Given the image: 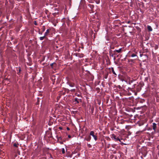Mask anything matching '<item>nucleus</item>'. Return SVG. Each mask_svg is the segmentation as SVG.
I'll use <instances>...</instances> for the list:
<instances>
[{"label": "nucleus", "instance_id": "obj_1", "mask_svg": "<svg viewBox=\"0 0 159 159\" xmlns=\"http://www.w3.org/2000/svg\"><path fill=\"white\" fill-rule=\"evenodd\" d=\"M89 135L90 136H92L93 138L95 141L98 139L97 134L95 133L93 131H91L90 132Z\"/></svg>", "mask_w": 159, "mask_h": 159}, {"label": "nucleus", "instance_id": "obj_2", "mask_svg": "<svg viewBox=\"0 0 159 159\" xmlns=\"http://www.w3.org/2000/svg\"><path fill=\"white\" fill-rule=\"evenodd\" d=\"M132 98H130V108H129L130 112L132 111L133 112H134L135 111V107H134L133 106H131V104H130V102H131L130 100H132Z\"/></svg>", "mask_w": 159, "mask_h": 159}, {"label": "nucleus", "instance_id": "obj_3", "mask_svg": "<svg viewBox=\"0 0 159 159\" xmlns=\"http://www.w3.org/2000/svg\"><path fill=\"white\" fill-rule=\"evenodd\" d=\"M131 82H130V90H131L132 91V89H133L134 88H135L136 86V84H135L132 83L133 81L132 80H131Z\"/></svg>", "mask_w": 159, "mask_h": 159}, {"label": "nucleus", "instance_id": "obj_4", "mask_svg": "<svg viewBox=\"0 0 159 159\" xmlns=\"http://www.w3.org/2000/svg\"><path fill=\"white\" fill-rule=\"evenodd\" d=\"M152 129L154 130V131L155 132H156V131L157 126V124L155 123H152Z\"/></svg>", "mask_w": 159, "mask_h": 159}, {"label": "nucleus", "instance_id": "obj_5", "mask_svg": "<svg viewBox=\"0 0 159 159\" xmlns=\"http://www.w3.org/2000/svg\"><path fill=\"white\" fill-rule=\"evenodd\" d=\"M51 31V29H49L47 30L46 32H45L44 35L46 36L48 35L49 34L50 31Z\"/></svg>", "mask_w": 159, "mask_h": 159}, {"label": "nucleus", "instance_id": "obj_6", "mask_svg": "<svg viewBox=\"0 0 159 159\" xmlns=\"http://www.w3.org/2000/svg\"><path fill=\"white\" fill-rule=\"evenodd\" d=\"M113 139L115 140L116 141H120V139L118 137H116V135H113Z\"/></svg>", "mask_w": 159, "mask_h": 159}, {"label": "nucleus", "instance_id": "obj_7", "mask_svg": "<svg viewBox=\"0 0 159 159\" xmlns=\"http://www.w3.org/2000/svg\"><path fill=\"white\" fill-rule=\"evenodd\" d=\"M84 139L85 140L88 141H90L91 139V137L89 135L88 137H85Z\"/></svg>", "mask_w": 159, "mask_h": 159}, {"label": "nucleus", "instance_id": "obj_8", "mask_svg": "<svg viewBox=\"0 0 159 159\" xmlns=\"http://www.w3.org/2000/svg\"><path fill=\"white\" fill-rule=\"evenodd\" d=\"M137 53L136 52H135V53H132L131 54V57H135V59H137L138 57L137 56V55H136V53Z\"/></svg>", "mask_w": 159, "mask_h": 159}, {"label": "nucleus", "instance_id": "obj_9", "mask_svg": "<svg viewBox=\"0 0 159 159\" xmlns=\"http://www.w3.org/2000/svg\"><path fill=\"white\" fill-rule=\"evenodd\" d=\"M117 53H120L121 52L122 49L121 48L119 49L118 50H114Z\"/></svg>", "mask_w": 159, "mask_h": 159}, {"label": "nucleus", "instance_id": "obj_10", "mask_svg": "<svg viewBox=\"0 0 159 159\" xmlns=\"http://www.w3.org/2000/svg\"><path fill=\"white\" fill-rule=\"evenodd\" d=\"M147 28L149 31H151L152 30V28L150 25H148Z\"/></svg>", "mask_w": 159, "mask_h": 159}, {"label": "nucleus", "instance_id": "obj_11", "mask_svg": "<svg viewBox=\"0 0 159 159\" xmlns=\"http://www.w3.org/2000/svg\"><path fill=\"white\" fill-rule=\"evenodd\" d=\"M18 70H17L18 72H17V74L18 75H20V72L21 71V69H20V67H19L18 68Z\"/></svg>", "mask_w": 159, "mask_h": 159}, {"label": "nucleus", "instance_id": "obj_12", "mask_svg": "<svg viewBox=\"0 0 159 159\" xmlns=\"http://www.w3.org/2000/svg\"><path fill=\"white\" fill-rule=\"evenodd\" d=\"M74 101L75 102H76V103H75V104L79 103V99L77 98H74Z\"/></svg>", "mask_w": 159, "mask_h": 159}, {"label": "nucleus", "instance_id": "obj_13", "mask_svg": "<svg viewBox=\"0 0 159 159\" xmlns=\"http://www.w3.org/2000/svg\"><path fill=\"white\" fill-rule=\"evenodd\" d=\"M68 84L70 86V87H74V86H75V84L74 83H70V82H69L68 83Z\"/></svg>", "mask_w": 159, "mask_h": 159}, {"label": "nucleus", "instance_id": "obj_14", "mask_svg": "<svg viewBox=\"0 0 159 159\" xmlns=\"http://www.w3.org/2000/svg\"><path fill=\"white\" fill-rule=\"evenodd\" d=\"M108 75V73L105 74L104 75V78L106 79H107V78Z\"/></svg>", "mask_w": 159, "mask_h": 159}, {"label": "nucleus", "instance_id": "obj_15", "mask_svg": "<svg viewBox=\"0 0 159 159\" xmlns=\"http://www.w3.org/2000/svg\"><path fill=\"white\" fill-rule=\"evenodd\" d=\"M55 22H57V20H51V22L53 23L54 26H56L57 25Z\"/></svg>", "mask_w": 159, "mask_h": 159}, {"label": "nucleus", "instance_id": "obj_16", "mask_svg": "<svg viewBox=\"0 0 159 159\" xmlns=\"http://www.w3.org/2000/svg\"><path fill=\"white\" fill-rule=\"evenodd\" d=\"M41 29L42 30V32H44L45 30V26H43L42 28Z\"/></svg>", "mask_w": 159, "mask_h": 159}, {"label": "nucleus", "instance_id": "obj_17", "mask_svg": "<svg viewBox=\"0 0 159 159\" xmlns=\"http://www.w3.org/2000/svg\"><path fill=\"white\" fill-rule=\"evenodd\" d=\"M46 36L44 35V36L43 37H40L39 39L40 40H43V39L45 38Z\"/></svg>", "mask_w": 159, "mask_h": 159}, {"label": "nucleus", "instance_id": "obj_18", "mask_svg": "<svg viewBox=\"0 0 159 159\" xmlns=\"http://www.w3.org/2000/svg\"><path fill=\"white\" fill-rule=\"evenodd\" d=\"M18 144L16 143H15L13 144L14 146L16 148L18 147Z\"/></svg>", "mask_w": 159, "mask_h": 159}, {"label": "nucleus", "instance_id": "obj_19", "mask_svg": "<svg viewBox=\"0 0 159 159\" xmlns=\"http://www.w3.org/2000/svg\"><path fill=\"white\" fill-rule=\"evenodd\" d=\"M111 70H112V71L113 73L115 75H116V73L114 71V68L113 67L111 68Z\"/></svg>", "mask_w": 159, "mask_h": 159}, {"label": "nucleus", "instance_id": "obj_20", "mask_svg": "<svg viewBox=\"0 0 159 159\" xmlns=\"http://www.w3.org/2000/svg\"><path fill=\"white\" fill-rule=\"evenodd\" d=\"M87 146L89 148H91L92 147V146L90 144L87 143Z\"/></svg>", "mask_w": 159, "mask_h": 159}, {"label": "nucleus", "instance_id": "obj_21", "mask_svg": "<svg viewBox=\"0 0 159 159\" xmlns=\"http://www.w3.org/2000/svg\"><path fill=\"white\" fill-rule=\"evenodd\" d=\"M110 56H111V57H114V56L115 55L114 54V53H112L111 52H110Z\"/></svg>", "mask_w": 159, "mask_h": 159}, {"label": "nucleus", "instance_id": "obj_22", "mask_svg": "<svg viewBox=\"0 0 159 159\" xmlns=\"http://www.w3.org/2000/svg\"><path fill=\"white\" fill-rule=\"evenodd\" d=\"M135 50H136V49H135V48L131 50L130 51V52H132L133 51H134V52H135Z\"/></svg>", "mask_w": 159, "mask_h": 159}, {"label": "nucleus", "instance_id": "obj_23", "mask_svg": "<svg viewBox=\"0 0 159 159\" xmlns=\"http://www.w3.org/2000/svg\"><path fill=\"white\" fill-rule=\"evenodd\" d=\"M58 13L57 12V13H56V12H55L53 14V15L54 16H56L57 15H58Z\"/></svg>", "mask_w": 159, "mask_h": 159}, {"label": "nucleus", "instance_id": "obj_24", "mask_svg": "<svg viewBox=\"0 0 159 159\" xmlns=\"http://www.w3.org/2000/svg\"><path fill=\"white\" fill-rule=\"evenodd\" d=\"M62 152L63 154L65 153V150L64 148H63L62 149Z\"/></svg>", "mask_w": 159, "mask_h": 159}, {"label": "nucleus", "instance_id": "obj_25", "mask_svg": "<svg viewBox=\"0 0 159 159\" xmlns=\"http://www.w3.org/2000/svg\"><path fill=\"white\" fill-rule=\"evenodd\" d=\"M129 116H130V122L131 121H130V120H133V119H132L131 118L133 116L132 115H130Z\"/></svg>", "mask_w": 159, "mask_h": 159}, {"label": "nucleus", "instance_id": "obj_26", "mask_svg": "<svg viewBox=\"0 0 159 159\" xmlns=\"http://www.w3.org/2000/svg\"><path fill=\"white\" fill-rule=\"evenodd\" d=\"M56 63H53L51 64H50V66H51L52 68H53V66L54 64H55Z\"/></svg>", "mask_w": 159, "mask_h": 159}, {"label": "nucleus", "instance_id": "obj_27", "mask_svg": "<svg viewBox=\"0 0 159 159\" xmlns=\"http://www.w3.org/2000/svg\"><path fill=\"white\" fill-rule=\"evenodd\" d=\"M91 110L92 111V113H93V110H94V108L93 107H92V108H91Z\"/></svg>", "mask_w": 159, "mask_h": 159}, {"label": "nucleus", "instance_id": "obj_28", "mask_svg": "<svg viewBox=\"0 0 159 159\" xmlns=\"http://www.w3.org/2000/svg\"><path fill=\"white\" fill-rule=\"evenodd\" d=\"M155 49H157L158 48V46L157 45H156L155 46Z\"/></svg>", "mask_w": 159, "mask_h": 159}, {"label": "nucleus", "instance_id": "obj_29", "mask_svg": "<svg viewBox=\"0 0 159 159\" xmlns=\"http://www.w3.org/2000/svg\"><path fill=\"white\" fill-rule=\"evenodd\" d=\"M113 53L114 55H116L117 54V52H116L115 51L113 52Z\"/></svg>", "mask_w": 159, "mask_h": 159}, {"label": "nucleus", "instance_id": "obj_30", "mask_svg": "<svg viewBox=\"0 0 159 159\" xmlns=\"http://www.w3.org/2000/svg\"><path fill=\"white\" fill-rule=\"evenodd\" d=\"M126 129H127V130L128 131V129L129 128V125L126 126L125 127Z\"/></svg>", "mask_w": 159, "mask_h": 159}, {"label": "nucleus", "instance_id": "obj_31", "mask_svg": "<svg viewBox=\"0 0 159 159\" xmlns=\"http://www.w3.org/2000/svg\"><path fill=\"white\" fill-rule=\"evenodd\" d=\"M125 61H127V60L128 61V62L129 61V59L128 58H127V57H126V58H125Z\"/></svg>", "mask_w": 159, "mask_h": 159}, {"label": "nucleus", "instance_id": "obj_32", "mask_svg": "<svg viewBox=\"0 0 159 159\" xmlns=\"http://www.w3.org/2000/svg\"><path fill=\"white\" fill-rule=\"evenodd\" d=\"M34 24L35 25H38V24L36 22V21H34Z\"/></svg>", "mask_w": 159, "mask_h": 159}, {"label": "nucleus", "instance_id": "obj_33", "mask_svg": "<svg viewBox=\"0 0 159 159\" xmlns=\"http://www.w3.org/2000/svg\"><path fill=\"white\" fill-rule=\"evenodd\" d=\"M70 90L69 89H66V91L67 93H68L69 92Z\"/></svg>", "mask_w": 159, "mask_h": 159}, {"label": "nucleus", "instance_id": "obj_34", "mask_svg": "<svg viewBox=\"0 0 159 159\" xmlns=\"http://www.w3.org/2000/svg\"><path fill=\"white\" fill-rule=\"evenodd\" d=\"M89 5L90 6V8H93V7H94V6L93 5Z\"/></svg>", "mask_w": 159, "mask_h": 159}, {"label": "nucleus", "instance_id": "obj_35", "mask_svg": "<svg viewBox=\"0 0 159 159\" xmlns=\"http://www.w3.org/2000/svg\"><path fill=\"white\" fill-rule=\"evenodd\" d=\"M75 91V89H72L70 90V91L71 92H74V91Z\"/></svg>", "mask_w": 159, "mask_h": 159}, {"label": "nucleus", "instance_id": "obj_36", "mask_svg": "<svg viewBox=\"0 0 159 159\" xmlns=\"http://www.w3.org/2000/svg\"><path fill=\"white\" fill-rule=\"evenodd\" d=\"M58 140H61V137H59L58 138Z\"/></svg>", "mask_w": 159, "mask_h": 159}, {"label": "nucleus", "instance_id": "obj_37", "mask_svg": "<svg viewBox=\"0 0 159 159\" xmlns=\"http://www.w3.org/2000/svg\"><path fill=\"white\" fill-rule=\"evenodd\" d=\"M131 5H130V6H131V7H132V6H132V5H133V2L132 1H131Z\"/></svg>", "mask_w": 159, "mask_h": 159}, {"label": "nucleus", "instance_id": "obj_38", "mask_svg": "<svg viewBox=\"0 0 159 159\" xmlns=\"http://www.w3.org/2000/svg\"><path fill=\"white\" fill-rule=\"evenodd\" d=\"M138 30L139 31H140V28H139L138 27Z\"/></svg>", "mask_w": 159, "mask_h": 159}, {"label": "nucleus", "instance_id": "obj_39", "mask_svg": "<svg viewBox=\"0 0 159 159\" xmlns=\"http://www.w3.org/2000/svg\"><path fill=\"white\" fill-rule=\"evenodd\" d=\"M143 123H142V124H141L140 123H139V125L140 126H141V125H143Z\"/></svg>", "mask_w": 159, "mask_h": 159}, {"label": "nucleus", "instance_id": "obj_40", "mask_svg": "<svg viewBox=\"0 0 159 159\" xmlns=\"http://www.w3.org/2000/svg\"><path fill=\"white\" fill-rule=\"evenodd\" d=\"M76 95L78 96V97H80V94H76Z\"/></svg>", "mask_w": 159, "mask_h": 159}, {"label": "nucleus", "instance_id": "obj_41", "mask_svg": "<svg viewBox=\"0 0 159 159\" xmlns=\"http://www.w3.org/2000/svg\"><path fill=\"white\" fill-rule=\"evenodd\" d=\"M66 129L68 130H69L70 129V128L69 127H67Z\"/></svg>", "mask_w": 159, "mask_h": 159}, {"label": "nucleus", "instance_id": "obj_42", "mask_svg": "<svg viewBox=\"0 0 159 159\" xmlns=\"http://www.w3.org/2000/svg\"><path fill=\"white\" fill-rule=\"evenodd\" d=\"M133 61L134 60H132V59H131V60H130H130H129V61H131L132 62H133Z\"/></svg>", "mask_w": 159, "mask_h": 159}, {"label": "nucleus", "instance_id": "obj_43", "mask_svg": "<svg viewBox=\"0 0 159 159\" xmlns=\"http://www.w3.org/2000/svg\"><path fill=\"white\" fill-rule=\"evenodd\" d=\"M68 137H69V138H71V136H70V135H69L68 136Z\"/></svg>", "mask_w": 159, "mask_h": 159}, {"label": "nucleus", "instance_id": "obj_44", "mask_svg": "<svg viewBox=\"0 0 159 159\" xmlns=\"http://www.w3.org/2000/svg\"><path fill=\"white\" fill-rule=\"evenodd\" d=\"M70 20H68V21L67 22V24H68V23H69V22Z\"/></svg>", "mask_w": 159, "mask_h": 159}, {"label": "nucleus", "instance_id": "obj_45", "mask_svg": "<svg viewBox=\"0 0 159 159\" xmlns=\"http://www.w3.org/2000/svg\"><path fill=\"white\" fill-rule=\"evenodd\" d=\"M42 33H43L42 32H41V33H40V32L39 33V34H42Z\"/></svg>", "mask_w": 159, "mask_h": 159}, {"label": "nucleus", "instance_id": "obj_46", "mask_svg": "<svg viewBox=\"0 0 159 159\" xmlns=\"http://www.w3.org/2000/svg\"><path fill=\"white\" fill-rule=\"evenodd\" d=\"M130 159H134V158L133 157H131L130 158Z\"/></svg>", "mask_w": 159, "mask_h": 159}, {"label": "nucleus", "instance_id": "obj_47", "mask_svg": "<svg viewBox=\"0 0 159 159\" xmlns=\"http://www.w3.org/2000/svg\"><path fill=\"white\" fill-rule=\"evenodd\" d=\"M127 23L128 24L129 23V20H128Z\"/></svg>", "mask_w": 159, "mask_h": 159}, {"label": "nucleus", "instance_id": "obj_48", "mask_svg": "<svg viewBox=\"0 0 159 159\" xmlns=\"http://www.w3.org/2000/svg\"><path fill=\"white\" fill-rule=\"evenodd\" d=\"M80 101H81V100H81V99H80Z\"/></svg>", "mask_w": 159, "mask_h": 159}, {"label": "nucleus", "instance_id": "obj_49", "mask_svg": "<svg viewBox=\"0 0 159 159\" xmlns=\"http://www.w3.org/2000/svg\"><path fill=\"white\" fill-rule=\"evenodd\" d=\"M129 132L128 131V134H129Z\"/></svg>", "mask_w": 159, "mask_h": 159}, {"label": "nucleus", "instance_id": "obj_50", "mask_svg": "<svg viewBox=\"0 0 159 159\" xmlns=\"http://www.w3.org/2000/svg\"><path fill=\"white\" fill-rule=\"evenodd\" d=\"M145 129H144V130H143V131H145Z\"/></svg>", "mask_w": 159, "mask_h": 159}, {"label": "nucleus", "instance_id": "obj_51", "mask_svg": "<svg viewBox=\"0 0 159 159\" xmlns=\"http://www.w3.org/2000/svg\"><path fill=\"white\" fill-rule=\"evenodd\" d=\"M134 120H133V122H134Z\"/></svg>", "mask_w": 159, "mask_h": 159}, {"label": "nucleus", "instance_id": "obj_52", "mask_svg": "<svg viewBox=\"0 0 159 159\" xmlns=\"http://www.w3.org/2000/svg\"><path fill=\"white\" fill-rule=\"evenodd\" d=\"M129 24H130V23H129Z\"/></svg>", "mask_w": 159, "mask_h": 159}]
</instances>
